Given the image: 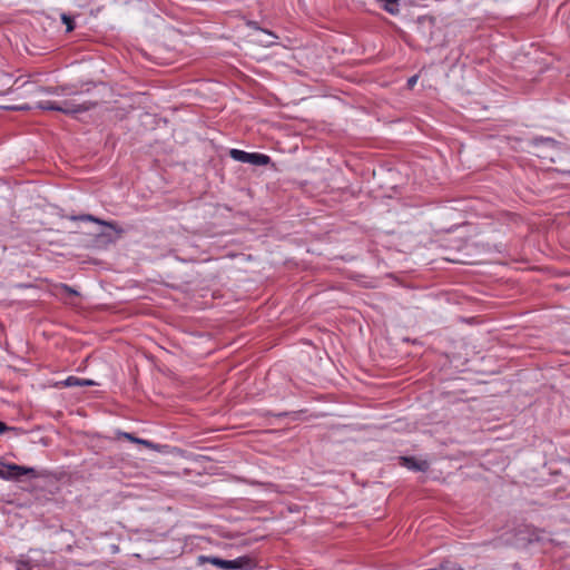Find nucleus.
<instances>
[{
    "label": "nucleus",
    "mask_w": 570,
    "mask_h": 570,
    "mask_svg": "<svg viewBox=\"0 0 570 570\" xmlns=\"http://www.w3.org/2000/svg\"><path fill=\"white\" fill-rule=\"evenodd\" d=\"M97 106L96 101H82L76 104L72 100H65L61 104L55 101H39L37 107L42 110H53L66 115H75L88 111Z\"/></svg>",
    "instance_id": "f257e3e1"
},
{
    "label": "nucleus",
    "mask_w": 570,
    "mask_h": 570,
    "mask_svg": "<svg viewBox=\"0 0 570 570\" xmlns=\"http://www.w3.org/2000/svg\"><path fill=\"white\" fill-rule=\"evenodd\" d=\"M530 145V154L550 164L556 161V157L560 151L559 142L552 138H534L531 140Z\"/></svg>",
    "instance_id": "f03ea898"
},
{
    "label": "nucleus",
    "mask_w": 570,
    "mask_h": 570,
    "mask_svg": "<svg viewBox=\"0 0 570 570\" xmlns=\"http://www.w3.org/2000/svg\"><path fill=\"white\" fill-rule=\"evenodd\" d=\"M229 155L234 160L255 166H265L271 163L269 156L259 153H246L239 149H230Z\"/></svg>",
    "instance_id": "7ed1b4c3"
},
{
    "label": "nucleus",
    "mask_w": 570,
    "mask_h": 570,
    "mask_svg": "<svg viewBox=\"0 0 570 570\" xmlns=\"http://www.w3.org/2000/svg\"><path fill=\"white\" fill-rule=\"evenodd\" d=\"M68 219L70 220H73V222H92V223H96V224H99V225H104V226H107L111 229H114L118 235L122 234V228L118 227L115 223L112 222H106V220H102L94 215H90V214H83V215H70L68 216Z\"/></svg>",
    "instance_id": "20e7f679"
},
{
    "label": "nucleus",
    "mask_w": 570,
    "mask_h": 570,
    "mask_svg": "<svg viewBox=\"0 0 570 570\" xmlns=\"http://www.w3.org/2000/svg\"><path fill=\"white\" fill-rule=\"evenodd\" d=\"M228 570H252L256 567V562L248 556H242L234 560H229Z\"/></svg>",
    "instance_id": "39448f33"
},
{
    "label": "nucleus",
    "mask_w": 570,
    "mask_h": 570,
    "mask_svg": "<svg viewBox=\"0 0 570 570\" xmlns=\"http://www.w3.org/2000/svg\"><path fill=\"white\" fill-rule=\"evenodd\" d=\"M3 468L9 469V472L12 473L11 479H18L27 474L36 475V470L33 468H26L17 464H3Z\"/></svg>",
    "instance_id": "423d86ee"
},
{
    "label": "nucleus",
    "mask_w": 570,
    "mask_h": 570,
    "mask_svg": "<svg viewBox=\"0 0 570 570\" xmlns=\"http://www.w3.org/2000/svg\"><path fill=\"white\" fill-rule=\"evenodd\" d=\"M406 468L414 471H426L429 465L425 461H416L414 458H402Z\"/></svg>",
    "instance_id": "0eeeda50"
},
{
    "label": "nucleus",
    "mask_w": 570,
    "mask_h": 570,
    "mask_svg": "<svg viewBox=\"0 0 570 570\" xmlns=\"http://www.w3.org/2000/svg\"><path fill=\"white\" fill-rule=\"evenodd\" d=\"M199 560L202 562H209L212 563L213 566H216L220 569H225V570H228V566L229 564V560H225V559H222V558H218V557H199Z\"/></svg>",
    "instance_id": "6e6552de"
},
{
    "label": "nucleus",
    "mask_w": 570,
    "mask_h": 570,
    "mask_svg": "<svg viewBox=\"0 0 570 570\" xmlns=\"http://www.w3.org/2000/svg\"><path fill=\"white\" fill-rule=\"evenodd\" d=\"M81 379L77 376H69L65 381L60 382L59 384L66 386V387H73V386H80Z\"/></svg>",
    "instance_id": "1a4fd4ad"
},
{
    "label": "nucleus",
    "mask_w": 570,
    "mask_h": 570,
    "mask_svg": "<svg viewBox=\"0 0 570 570\" xmlns=\"http://www.w3.org/2000/svg\"><path fill=\"white\" fill-rule=\"evenodd\" d=\"M61 19H62L63 23L66 24L68 32L72 31L75 29L73 20L71 17L63 13L61 16Z\"/></svg>",
    "instance_id": "9d476101"
},
{
    "label": "nucleus",
    "mask_w": 570,
    "mask_h": 570,
    "mask_svg": "<svg viewBox=\"0 0 570 570\" xmlns=\"http://www.w3.org/2000/svg\"><path fill=\"white\" fill-rule=\"evenodd\" d=\"M385 10L389 11L390 13H394L395 12V6L397 4V0H385Z\"/></svg>",
    "instance_id": "9b49d317"
},
{
    "label": "nucleus",
    "mask_w": 570,
    "mask_h": 570,
    "mask_svg": "<svg viewBox=\"0 0 570 570\" xmlns=\"http://www.w3.org/2000/svg\"><path fill=\"white\" fill-rule=\"evenodd\" d=\"M3 464L4 463H0V478L1 479H6V480H10L12 473L9 472V469L3 468Z\"/></svg>",
    "instance_id": "f8f14e48"
},
{
    "label": "nucleus",
    "mask_w": 570,
    "mask_h": 570,
    "mask_svg": "<svg viewBox=\"0 0 570 570\" xmlns=\"http://www.w3.org/2000/svg\"><path fill=\"white\" fill-rule=\"evenodd\" d=\"M29 569H30V562L29 561L19 560L17 562V570H29Z\"/></svg>",
    "instance_id": "ddd939ff"
},
{
    "label": "nucleus",
    "mask_w": 570,
    "mask_h": 570,
    "mask_svg": "<svg viewBox=\"0 0 570 570\" xmlns=\"http://www.w3.org/2000/svg\"><path fill=\"white\" fill-rule=\"evenodd\" d=\"M419 22L420 23L428 22L430 26H433L434 24V18L433 17H421V18H419Z\"/></svg>",
    "instance_id": "4468645a"
},
{
    "label": "nucleus",
    "mask_w": 570,
    "mask_h": 570,
    "mask_svg": "<svg viewBox=\"0 0 570 570\" xmlns=\"http://www.w3.org/2000/svg\"><path fill=\"white\" fill-rule=\"evenodd\" d=\"M121 435L134 443H139V439L130 433L124 432Z\"/></svg>",
    "instance_id": "2eb2a0df"
},
{
    "label": "nucleus",
    "mask_w": 570,
    "mask_h": 570,
    "mask_svg": "<svg viewBox=\"0 0 570 570\" xmlns=\"http://www.w3.org/2000/svg\"><path fill=\"white\" fill-rule=\"evenodd\" d=\"M38 91H40V92H48V94H58V88H43V87H39Z\"/></svg>",
    "instance_id": "dca6fc26"
},
{
    "label": "nucleus",
    "mask_w": 570,
    "mask_h": 570,
    "mask_svg": "<svg viewBox=\"0 0 570 570\" xmlns=\"http://www.w3.org/2000/svg\"><path fill=\"white\" fill-rule=\"evenodd\" d=\"M61 288L70 295H78V292L68 285H61Z\"/></svg>",
    "instance_id": "f3484780"
},
{
    "label": "nucleus",
    "mask_w": 570,
    "mask_h": 570,
    "mask_svg": "<svg viewBox=\"0 0 570 570\" xmlns=\"http://www.w3.org/2000/svg\"><path fill=\"white\" fill-rule=\"evenodd\" d=\"M97 383L95 381H92V380L81 379L80 386H94Z\"/></svg>",
    "instance_id": "a211bd4d"
},
{
    "label": "nucleus",
    "mask_w": 570,
    "mask_h": 570,
    "mask_svg": "<svg viewBox=\"0 0 570 570\" xmlns=\"http://www.w3.org/2000/svg\"><path fill=\"white\" fill-rule=\"evenodd\" d=\"M138 444H142L144 446L149 448V449L154 448V444L150 441H148V440L139 439V443Z\"/></svg>",
    "instance_id": "6ab92c4d"
},
{
    "label": "nucleus",
    "mask_w": 570,
    "mask_h": 570,
    "mask_svg": "<svg viewBox=\"0 0 570 570\" xmlns=\"http://www.w3.org/2000/svg\"><path fill=\"white\" fill-rule=\"evenodd\" d=\"M416 80H417V76H412L411 78H409L407 87L409 88H413V86L415 85Z\"/></svg>",
    "instance_id": "aec40b11"
},
{
    "label": "nucleus",
    "mask_w": 570,
    "mask_h": 570,
    "mask_svg": "<svg viewBox=\"0 0 570 570\" xmlns=\"http://www.w3.org/2000/svg\"><path fill=\"white\" fill-rule=\"evenodd\" d=\"M11 109H13V110H29L30 107L28 105H21V106L11 107Z\"/></svg>",
    "instance_id": "412c9836"
},
{
    "label": "nucleus",
    "mask_w": 570,
    "mask_h": 570,
    "mask_svg": "<svg viewBox=\"0 0 570 570\" xmlns=\"http://www.w3.org/2000/svg\"><path fill=\"white\" fill-rule=\"evenodd\" d=\"M8 430H9V428L6 425V423L0 421V433H3Z\"/></svg>",
    "instance_id": "4be33fe9"
},
{
    "label": "nucleus",
    "mask_w": 570,
    "mask_h": 570,
    "mask_svg": "<svg viewBox=\"0 0 570 570\" xmlns=\"http://www.w3.org/2000/svg\"><path fill=\"white\" fill-rule=\"evenodd\" d=\"M248 26H250V27H253V28H255V29H257V28H258V27H257V23H256V22H254V21L249 22V23H248Z\"/></svg>",
    "instance_id": "5701e85b"
}]
</instances>
